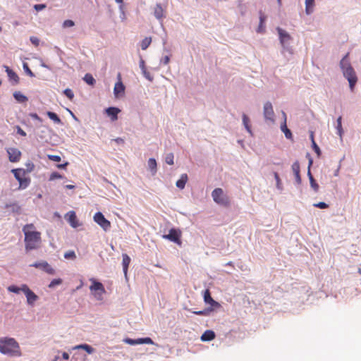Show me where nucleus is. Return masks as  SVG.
<instances>
[{
  "mask_svg": "<svg viewBox=\"0 0 361 361\" xmlns=\"http://www.w3.org/2000/svg\"><path fill=\"white\" fill-rule=\"evenodd\" d=\"M142 73H143V75H145V77L147 79H148L149 80H150V81H151V80H152V77L150 76L149 73V72H147L146 69H145V70H144V71H142Z\"/></svg>",
  "mask_w": 361,
  "mask_h": 361,
  "instance_id": "13d9d810",
  "label": "nucleus"
},
{
  "mask_svg": "<svg viewBox=\"0 0 361 361\" xmlns=\"http://www.w3.org/2000/svg\"><path fill=\"white\" fill-rule=\"evenodd\" d=\"M164 237L173 242L178 243L180 241V233L174 228H171L169 234Z\"/></svg>",
  "mask_w": 361,
  "mask_h": 361,
  "instance_id": "2eb2a0df",
  "label": "nucleus"
},
{
  "mask_svg": "<svg viewBox=\"0 0 361 361\" xmlns=\"http://www.w3.org/2000/svg\"><path fill=\"white\" fill-rule=\"evenodd\" d=\"M292 170L295 175V180L298 184L301 183V177L300 175V164L298 161H295L292 165Z\"/></svg>",
  "mask_w": 361,
  "mask_h": 361,
  "instance_id": "f3484780",
  "label": "nucleus"
},
{
  "mask_svg": "<svg viewBox=\"0 0 361 361\" xmlns=\"http://www.w3.org/2000/svg\"><path fill=\"white\" fill-rule=\"evenodd\" d=\"M214 338L215 333L212 330H207L202 334L200 339L202 341H210L214 339Z\"/></svg>",
  "mask_w": 361,
  "mask_h": 361,
  "instance_id": "aec40b11",
  "label": "nucleus"
},
{
  "mask_svg": "<svg viewBox=\"0 0 361 361\" xmlns=\"http://www.w3.org/2000/svg\"><path fill=\"white\" fill-rule=\"evenodd\" d=\"M310 139L312 140V144L313 143V140H314V134H313L312 132L311 133V135H310Z\"/></svg>",
  "mask_w": 361,
  "mask_h": 361,
  "instance_id": "774afa93",
  "label": "nucleus"
},
{
  "mask_svg": "<svg viewBox=\"0 0 361 361\" xmlns=\"http://www.w3.org/2000/svg\"><path fill=\"white\" fill-rule=\"evenodd\" d=\"M23 69L25 70V71L26 72V73H27V75H29L30 77H34V76H35L34 73H33L32 72V71L29 68L27 63H23Z\"/></svg>",
  "mask_w": 361,
  "mask_h": 361,
  "instance_id": "a18cd8bd",
  "label": "nucleus"
},
{
  "mask_svg": "<svg viewBox=\"0 0 361 361\" xmlns=\"http://www.w3.org/2000/svg\"><path fill=\"white\" fill-rule=\"evenodd\" d=\"M32 118L42 123V119L36 114V113H30L29 115Z\"/></svg>",
  "mask_w": 361,
  "mask_h": 361,
  "instance_id": "3c124183",
  "label": "nucleus"
},
{
  "mask_svg": "<svg viewBox=\"0 0 361 361\" xmlns=\"http://www.w3.org/2000/svg\"><path fill=\"white\" fill-rule=\"evenodd\" d=\"M126 343L130 344V345H136V339H132V338H127L126 339Z\"/></svg>",
  "mask_w": 361,
  "mask_h": 361,
  "instance_id": "bf43d9fd",
  "label": "nucleus"
},
{
  "mask_svg": "<svg viewBox=\"0 0 361 361\" xmlns=\"http://www.w3.org/2000/svg\"><path fill=\"white\" fill-rule=\"evenodd\" d=\"M169 61H170L169 56H165L164 57H163L161 59V63H163L164 65H167L169 63Z\"/></svg>",
  "mask_w": 361,
  "mask_h": 361,
  "instance_id": "5fc2aeb1",
  "label": "nucleus"
},
{
  "mask_svg": "<svg viewBox=\"0 0 361 361\" xmlns=\"http://www.w3.org/2000/svg\"><path fill=\"white\" fill-rule=\"evenodd\" d=\"M204 300L206 303L211 305L213 307H219V304L215 301L211 296L210 292L209 290H206L204 293Z\"/></svg>",
  "mask_w": 361,
  "mask_h": 361,
  "instance_id": "dca6fc26",
  "label": "nucleus"
},
{
  "mask_svg": "<svg viewBox=\"0 0 361 361\" xmlns=\"http://www.w3.org/2000/svg\"><path fill=\"white\" fill-rule=\"evenodd\" d=\"M47 157L49 160L53 161L59 162L61 160V157L59 155L48 154Z\"/></svg>",
  "mask_w": 361,
  "mask_h": 361,
  "instance_id": "c03bdc74",
  "label": "nucleus"
},
{
  "mask_svg": "<svg viewBox=\"0 0 361 361\" xmlns=\"http://www.w3.org/2000/svg\"><path fill=\"white\" fill-rule=\"evenodd\" d=\"M47 114L48 117L51 120H52L54 123H58V124L61 123V119L59 118V117L57 116L56 114L51 112V111H47Z\"/></svg>",
  "mask_w": 361,
  "mask_h": 361,
  "instance_id": "c756f323",
  "label": "nucleus"
},
{
  "mask_svg": "<svg viewBox=\"0 0 361 361\" xmlns=\"http://www.w3.org/2000/svg\"><path fill=\"white\" fill-rule=\"evenodd\" d=\"M174 156L173 153H169L166 154L165 157V161L166 164L169 165H173L174 164L173 161Z\"/></svg>",
  "mask_w": 361,
  "mask_h": 361,
  "instance_id": "72a5a7b5",
  "label": "nucleus"
},
{
  "mask_svg": "<svg viewBox=\"0 0 361 361\" xmlns=\"http://www.w3.org/2000/svg\"><path fill=\"white\" fill-rule=\"evenodd\" d=\"M6 71L8 74V76L11 80H13L16 83L19 81V78L18 75L11 69H10L8 66H6Z\"/></svg>",
  "mask_w": 361,
  "mask_h": 361,
  "instance_id": "393cba45",
  "label": "nucleus"
},
{
  "mask_svg": "<svg viewBox=\"0 0 361 361\" xmlns=\"http://www.w3.org/2000/svg\"><path fill=\"white\" fill-rule=\"evenodd\" d=\"M243 123L245 126V128L247 130V132H249L250 133H252L251 126L250 125V119L247 117V116L245 114L243 115Z\"/></svg>",
  "mask_w": 361,
  "mask_h": 361,
  "instance_id": "7c9ffc66",
  "label": "nucleus"
},
{
  "mask_svg": "<svg viewBox=\"0 0 361 361\" xmlns=\"http://www.w3.org/2000/svg\"><path fill=\"white\" fill-rule=\"evenodd\" d=\"M148 167L151 170L152 174H155L157 172V161L155 159L150 158L147 162Z\"/></svg>",
  "mask_w": 361,
  "mask_h": 361,
  "instance_id": "cd10ccee",
  "label": "nucleus"
},
{
  "mask_svg": "<svg viewBox=\"0 0 361 361\" xmlns=\"http://www.w3.org/2000/svg\"><path fill=\"white\" fill-rule=\"evenodd\" d=\"M143 343V340L142 338H138V339H136V345L137 344H142Z\"/></svg>",
  "mask_w": 361,
  "mask_h": 361,
  "instance_id": "0e129e2a",
  "label": "nucleus"
},
{
  "mask_svg": "<svg viewBox=\"0 0 361 361\" xmlns=\"http://www.w3.org/2000/svg\"><path fill=\"white\" fill-rule=\"evenodd\" d=\"M213 200L218 204L228 207L230 204L229 197L224 193V190L220 188L214 189L212 192Z\"/></svg>",
  "mask_w": 361,
  "mask_h": 361,
  "instance_id": "39448f33",
  "label": "nucleus"
},
{
  "mask_svg": "<svg viewBox=\"0 0 361 361\" xmlns=\"http://www.w3.org/2000/svg\"><path fill=\"white\" fill-rule=\"evenodd\" d=\"M348 53L340 61V66L342 70L343 76L348 80L349 86L351 91H353L354 87L357 82V77L356 73L349 62Z\"/></svg>",
  "mask_w": 361,
  "mask_h": 361,
  "instance_id": "f03ea898",
  "label": "nucleus"
},
{
  "mask_svg": "<svg viewBox=\"0 0 361 361\" xmlns=\"http://www.w3.org/2000/svg\"><path fill=\"white\" fill-rule=\"evenodd\" d=\"M122 258H123L122 265H123V273H124L125 276L127 277L128 269V267H129L131 259H130V257L126 253L122 255Z\"/></svg>",
  "mask_w": 361,
  "mask_h": 361,
  "instance_id": "a211bd4d",
  "label": "nucleus"
},
{
  "mask_svg": "<svg viewBox=\"0 0 361 361\" xmlns=\"http://www.w3.org/2000/svg\"><path fill=\"white\" fill-rule=\"evenodd\" d=\"M62 283V279H53L50 283L49 284V288H52L56 286L60 285Z\"/></svg>",
  "mask_w": 361,
  "mask_h": 361,
  "instance_id": "4c0bfd02",
  "label": "nucleus"
},
{
  "mask_svg": "<svg viewBox=\"0 0 361 361\" xmlns=\"http://www.w3.org/2000/svg\"><path fill=\"white\" fill-rule=\"evenodd\" d=\"M64 94L71 100H72L74 97V93L71 89H66L63 91Z\"/></svg>",
  "mask_w": 361,
  "mask_h": 361,
  "instance_id": "a19ab883",
  "label": "nucleus"
},
{
  "mask_svg": "<svg viewBox=\"0 0 361 361\" xmlns=\"http://www.w3.org/2000/svg\"><path fill=\"white\" fill-rule=\"evenodd\" d=\"M21 290L25 293L29 305H32L38 300V296L26 284L21 286Z\"/></svg>",
  "mask_w": 361,
  "mask_h": 361,
  "instance_id": "1a4fd4ad",
  "label": "nucleus"
},
{
  "mask_svg": "<svg viewBox=\"0 0 361 361\" xmlns=\"http://www.w3.org/2000/svg\"><path fill=\"white\" fill-rule=\"evenodd\" d=\"M276 30L279 35L280 43L283 47L284 51L289 54H293V49L290 46L292 40L291 36L284 30L281 27H277Z\"/></svg>",
  "mask_w": 361,
  "mask_h": 361,
  "instance_id": "20e7f679",
  "label": "nucleus"
},
{
  "mask_svg": "<svg viewBox=\"0 0 361 361\" xmlns=\"http://www.w3.org/2000/svg\"><path fill=\"white\" fill-rule=\"evenodd\" d=\"M265 20H266V16L264 14L260 13L259 25L257 30V32H264L265 31V26H264Z\"/></svg>",
  "mask_w": 361,
  "mask_h": 361,
  "instance_id": "bb28decb",
  "label": "nucleus"
},
{
  "mask_svg": "<svg viewBox=\"0 0 361 361\" xmlns=\"http://www.w3.org/2000/svg\"><path fill=\"white\" fill-rule=\"evenodd\" d=\"M314 207L319 208V209H326L329 207V204H327L325 202H320L314 204Z\"/></svg>",
  "mask_w": 361,
  "mask_h": 361,
  "instance_id": "49530a36",
  "label": "nucleus"
},
{
  "mask_svg": "<svg viewBox=\"0 0 361 361\" xmlns=\"http://www.w3.org/2000/svg\"><path fill=\"white\" fill-rule=\"evenodd\" d=\"M115 141L117 142V143H121V142H123V140L121 137H118L115 140Z\"/></svg>",
  "mask_w": 361,
  "mask_h": 361,
  "instance_id": "69168bd1",
  "label": "nucleus"
},
{
  "mask_svg": "<svg viewBox=\"0 0 361 361\" xmlns=\"http://www.w3.org/2000/svg\"><path fill=\"white\" fill-rule=\"evenodd\" d=\"M68 165V163H65L63 164H58L57 168L58 169H64Z\"/></svg>",
  "mask_w": 361,
  "mask_h": 361,
  "instance_id": "e2e57ef3",
  "label": "nucleus"
},
{
  "mask_svg": "<svg viewBox=\"0 0 361 361\" xmlns=\"http://www.w3.org/2000/svg\"><path fill=\"white\" fill-rule=\"evenodd\" d=\"M65 188H66V189H73V188H75V185H66L65 186Z\"/></svg>",
  "mask_w": 361,
  "mask_h": 361,
  "instance_id": "338daca9",
  "label": "nucleus"
},
{
  "mask_svg": "<svg viewBox=\"0 0 361 361\" xmlns=\"http://www.w3.org/2000/svg\"><path fill=\"white\" fill-rule=\"evenodd\" d=\"M211 311H212L211 309H204V310H200V311H194L193 314H195L196 315L206 316V315H208L209 312Z\"/></svg>",
  "mask_w": 361,
  "mask_h": 361,
  "instance_id": "ea45409f",
  "label": "nucleus"
},
{
  "mask_svg": "<svg viewBox=\"0 0 361 361\" xmlns=\"http://www.w3.org/2000/svg\"><path fill=\"white\" fill-rule=\"evenodd\" d=\"M26 166H27V169H25L26 171V173H30L31 171H33V169L35 168V165L32 162H29V163L26 164Z\"/></svg>",
  "mask_w": 361,
  "mask_h": 361,
  "instance_id": "8fccbe9b",
  "label": "nucleus"
},
{
  "mask_svg": "<svg viewBox=\"0 0 361 361\" xmlns=\"http://www.w3.org/2000/svg\"><path fill=\"white\" fill-rule=\"evenodd\" d=\"M152 42V38L151 37H145L143 39L140 43V46L142 50H145L148 48V47L150 45Z\"/></svg>",
  "mask_w": 361,
  "mask_h": 361,
  "instance_id": "2f4dec72",
  "label": "nucleus"
},
{
  "mask_svg": "<svg viewBox=\"0 0 361 361\" xmlns=\"http://www.w3.org/2000/svg\"><path fill=\"white\" fill-rule=\"evenodd\" d=\"M310 185H311V187L312 188V189L317 192L319 191V185L316 183L314 178H313V176H310Z\"/></svg>",
  "mask_w": 361,
  "mask_h": 361,
  "instance_id": "c9c22d12",
  "label": "nucleus"
},
{
  "mask_svg": "<svg viewBox=\"0 0 361 361\" xmlns=\"http://www.w3.org/2000/svg\"><path fill=\"white\" fill-rule=\"evenodd\" d=\"M118 82L115 84L114 88V94L116 98L120 97L124 94L125 86L121 80V75L120 73H118Z\"/></svg>",
  "mask_w": 361,
  "mask_h": 361,
  "instance_id": "f8f14e48",
  "label": "nucleus"
},
{
  "mask_svg": "<svg viewBox=\"0 0 361 361\" xmlns=\"http://www.w3.org/2000/svg\"><path fill=\"white\" fill-rule=\"evenodd\" d=\"M65 218L73 228H75L80 226V224L79 223L76 214L74 211L68 212L65 215Z\"/></svg>",
  "mask_w": 361,
  "mask_h": 361,
  "instance_id": "4468645a",
  "label": "nucleus"
},
{
  "mask_svg": "<svg viewBox=\"0 0 361 361\" xmlns=\"http://www.w3.org/2000/svg\"><path fill=\"white\" fill-rule=\"evenodd\" d=\"M90 281L92 282V285L90 286V291L97 299L101 300L102 295L106 292L103 284L94 279H91Z\"/></svg>",
  "mask_w": 361,
  "mask_h": 361,
  "instance_id": "0eeeda50",
  "label": "nucleus"
},
{
  "mask_svg": "<svg viewBox=\"0 0 361 361\" xmlns=\"http://www.w3.org/2000/svg\"><path fill=\"white\" fill-rule=\"evenodd\" d=\"M30 267L42 269L49 274H54L55 270L46 261L35 262Z\"/></svg>",
  "mask_w": 361,
  "mask_h": 361,
  "instance_id": "9b49d317",
  "label": "nucleus"
},
{
  "mask_svg": "<svg viewBox=\"0 0 361 361\" xmlns=\"http://www.w3.org/2000/svg\"><path fill=\"white\" fill-rule=\"evenodd\" d=\"M188 176L186 173H183L180 176V179H178L177 181H176V186L180 188V189H183L185 186V184L188 181Z\"/></svg>",
  "mask_w": 361,
  "mask_h": 361,
  "instance_id": "4be33fe9",
  "label": "nucleus"
},
{
  "mask_svg": "<svg viewBox=\"0 0 361 361\" xmlns=\"http://www.w3.org/2000/svg\"><path fill=\"white\" fill-rule=\"evenodd\" d=\"M164 11L162 6L160 4H157L154 9V16L157 19H161L164 17Z\"/></svg>",
  "mask_w": 361,
  "mask_h": 361,
  "instance_id": "b1692460",
  "label": "nucleus"
},
{
  "mask_svg": "<svg viewBox=\"0 0 361 361\" xmlns=\"http://www.w3.org/2000/svg\"><path fill=\"white\" fill-rule=\"evenodd\" d=\"M11 172L14 175V177L19 182V188L25 189L26 188L30 183V178H25L26 171L23 169H12Z\"/></svg>",
  "mask_w": 361,
  "mask_h": 361,
  "instance_id": "423d86ee",
  "label": "nucleus"
},
{
  "mask_svg": "<svg viewBox=\"0 0 361 361\" xmlns=\"http://www.w3.org/2000/svg\"><path fill=\"white\" fill-rule=\"evenodd\" d=\"M8 154V159L11 162H18L21 157V152L15 147H10L6 149Z\"/></svg>",
  "mask_w": 361,
  "mask_h": 361,
  "instance_id": "ddd939ff",
  "label": "nucleus"
},
{
  "mask_svg": "<svg viewBox=\"0 0 361 361\" xmlns=\"http://www.w3.org/2000/svg\"><path fill=\"white\" fill-rule=\"evenodd\" d=\"M30 42L35 46L39 45V40L37 37L32 36L30 38Z\"/></svg>",
  "mask_w": 361,
  "mask_h": 361,
  "instance_id": "603ef678",
  "label": "nucleus"
},
{
  "mask_svg": "<svg viewBox=\"0 0 361 361\" xmlns=\"http://www.w3.org/2000/svg\"><path fill=\"white\" fill-rule=\"evenodd\" d=\"M341 120H342V118L341 116H339L338 118H337V126H336V128L338 130V135H340V137L342 136V133H343V128H342V124H341Z\"/></svg>",
  "mask_w": 361,
  "mask_h": 361,
  "instance_id": "f704fd0d",
  "label": "nucleus"
},
{
  "mask_svg": "<svg viewBox=\"0 0 361 361\" xmlns=\"http://www.w3.org/2000/svg\"><path fill=\"white\" fill-rule=\"evenodd\" d=\"M94 221L99 225L104 231H108L111 228V223L109 220H107L103 214L100 212H98L94 215Z\"/></svg>",
  "mask_w": 361,
  "mask_h": 361,
  "instance_id": "6e6552de",
  "label": "nucleus"
},
{
  "mask_svg": "<svg viewBox=\"0 0 361 361\" xmlns=\"http://www.w3.org/2000/svg\"><path fill=\"white\" fill-rule=\"evenodd\" d=\"M84 80L88 84V85H94L95 83V80L94 78L92 77V75L90 73H87L85 75V77H84Z\"/></svg>",
  "mask_w": 361,
  "mask_h": 361,
  "instance_id": "473e14b6",
  "label": "nucleus"
},
{
  "mask_svg": "<svg viewBox=\"0 0 361 361\" xmlns=\"http://www.w3.org/2000/svg\"><path fill=\"white\" fill-rule=\"evenodd\" d=\"M64 257L66 259H74L76 258V255L74 251H68L64 254Z\"/></svg>",
  "mask_w": 361,
  "mask_h": 361,
  "instance_id": "79ce46f5",
  "label": "nucleus"
},
{
  "mask_svg": "<svg viewBox=\"0 0 361 361\" xmlns=\"http://www.w3.org/2000/svg\"><path fill=\"white\" fill-rule=\"evenodd\" d=\"M73 349H82L85 350L88 354H92L94 351V349L91 345L85 343L75 345L73 348Z\"/></svg>",
  "mask_w": 361,
  "mask_h": 361,
  "instance_id": "5701e85b",
  "label": "nucleus"
},
{
  "mask_svg": "<svg viewBox=\"0 0 361 361\" xmlns=\"http://www.w3.org/2000/svg\"><path fill=\"white\" fill-rule=\"evenodd\" d=\"M62 176L58 172H53L49 176V180H54L55 179L61 178Z\"/></svg>",
  "mask_w": 361,
  "mask_h": 361,
  "instance_id": "37998d69",
  "label": "nucleus"
},
{
  "mask_svg": "<svg viewBox=\"0 0 361 361\" xmlns=\"http://www.w3.org/2000/svg\"><path fill=\"white\" fill-rule=\"evenodd\" d=\"M140 67L142 71L146 69L145 63V61H144V60L142 59H141L140 61Z\"/></svg>",
  "mask_w": 361,
  "mask_h": 361,
  "instance_id": "052dcab7",
  "label": "nucleus"
},
{
  "mask_svg": "<svg viewBox=\"0 0 361 361\" xmlns=\"http://www.w3.org/2000/svg\"><path fill=\"white\" fill-rule=\"evenodd\" d=\"M8 290L14 293H19L20 291H22L21 286L18 287L16 286L12 285L8 287Z\"/></svg>",
  "mask_w": 361,
  "mask_h": 361,
  "instance_id": "58836bf2",
  "label": "nucleus"
},
{
  "mask_svg": "<svg viewBox=\"0 0 361 361\" xmlns=\"http://www.w3.org/2000/svg\"><path fill=\"white\" fill-rule=\"evenodd\" d=\"M75 23L72 20H66L63 23V26L64 27H70L74 26Z\"/></svg>",
  "mask_w": 361,
  "mask_h": 361,
  "instance_id": "09e8293b",
  "label": "nucleus"
},
{
  "mask_svg": "<svg viewBox=\"0 0 361 361\" xmlns=\"http://www.w3.org/2000/svg\"><path fill=\"white\" fill-rule=\"evenodd\" d=\"M274 178H275L276 182V188L279 190H281L282 189V183H281V180L280 179V177H279L278 173L277 172H274Z\"/></svg>",
  "mask_w": 361,
  "mask_h": 361,
  "instance_id": "e433bc0d",
  "label": "nucleus"
},
{
  "mask_svg": "<svg viewBox=\"0 0 361 361\" xmlns=\"http://www.w3.org/2000/svg\"><path fill=\"white\" fill-rule=\"evenodd\" d=\"M25 235V248L26 251L37 250L42 243L41 233L36 231L33 224H27L23 227Z\"/></svg>",
  "mask_w": 361,
  "mask_h": 361,
  "instance_id": "f257e3e1",
  "label": "nucleus"
},
{
  "mask_svg": "<svg viewBox=\"0 0 361 361\" xmlns=\"http://www.w3.org/2000/svg\"><path fill=\"white\" fill-rule=\"evenodd\" d=\"M14 98L19 102L23 103L27 101V97L23 95L20 92H15L13 93Z\"/></svg>",
  "mask_w": 361,
  "mask_h": 361,
  "instance_id": "c85d7f7f",
  "label": "nucleus"
},
{
  "mask_svg": "<svg viewBox=\"0 0 361 361\" xmlns=\"http://www.w3.org/2000/svg\"><path fill=\"white\" fill-rule=\"evenodd\" d=\"M283 114L284 116V122L281 125V130L285 134V136L286 138L288 139H292L293 138V135H292V133L291 131L287 128V126H286V114L284 112H283Z\"/></svg>",
  "mask_w": 361,
  "mask_h": 361,
  "instance_id": "412c9836",
  "label": "nucleus"
},
{
  "mask_svg": "<svg viewBox=\"0 0 361 361\" xmlns=\"http://www.w3.org/2000/svg\"><path fill=\"white\" fill-rule=\"evenodd\" d=\"M62 357L63 359L66 360H68L69 359V355L68 353H67L66 352H63L62 353Z\"/></svg>",
  "mask_w": 361,
  "mask_h": 361,
  "instance_id": "680f3d73",
  "label": "nucleus"
},
{
  "mask_svg": "<svg viewBox=\"0 0 361 361\" xmlns=\"http://www.w3.org/2000/svg\"><path fill=\"white\" fill-rule=\"evenodd\" d=\"M120 109L116 107H109L106 109V112L109 116L111 117L112 121H116L118 118V114Z\"/></svg>",
  "mask_w": 361,
  "mask_h": 361,
  "instance_id": "6ab92c4d",
  "label": "nucleus"
},
{
  "mask_svg": "<svg viewBox=\"0 0 361 361\" xmlns=\"http://www.w3.org/2000/svg\"><path fill=\"white\" fill-rule=\"evenodd\" d=\"M17 133L21 136H26V133L19 126L17 127Z\"/></svg>",
  "mask_w": 361,
  "mask_h": 361,
  "instance_id": "4d7b16f0",
  "label": "nucleus"
},
{
  "mask_svg": "<svg viewBox=\"0 0 361 361\" xmlns=\"http://www.w3.org/2000/svg\"><path fill=\"white\" fill-rule=\"evenodd\" d=\"M263 114L266 121H269L271 123L274 122V112L273 106L270 102H267L264 104Z\"/></svg>",
  "mask_w": 361,
  "mask_h": 361,
  "instance_id": "9d476101",
  "label": "nucleus"
},
{
  "mask_svg": "<svg viewBox=\"0 0 361 361\" xmlns=\"http://www.w3.org/2000/svg\"><path fill=\"white\" fill-rule=\"evenodd\" d=\"M312 148L314 152L317 153V156L319 157L321 155V150L314 140H313V143L312 144Z\"/></svg>",
  "mask_w": 361,
  "mask_h": 361,
  "instance_id": "de8ad7c7",
  "label": "nucleus"
},
{
  "mask_svg": "<svg viewBox=\"0 0 361 361\" xmlns=\"http://www.w3.org/2000/svg\"><path fill=\"white\" fill-rule=\"evenodd\" d=\"M0 353L13 356H20V346L13 338H0Z\"/></svg>",
  "mask_w": 361,
  "mask_h": 361,
  "instance_id": "7ed1b4c3",
  "label": "nucleus"
},
{
  "mask_svg": "<svg viewBox=\"0 0 361 361\" xmlns=\"http://www.w3.org/2000/svg\"><path fill=\"white\" fill-rule=\"evenodd\" d=\"M143 343L146 344H154V341L149 337L143 338Z\"/></svg>",
  "mask_w": 361,
  "mask_h": 361,
  "instance_id": "6e6d98bb",
  "label": "nucleus"
},
{
  "mask_svg": "<svg viewBox=\"0 0 361 361\" xmlns=\"http://www.w3.org/2000/svg\"><path fill=\"white\" fill-rule=\"evenodd\" d=\"M34 8L37 11H42L43 10L44 8H46V5L45 4H35L34 6Z\"/></svg>",
  "mask_w": 361,
  "mask_h": 361,
  "instance_id": "864d4df0",
  "label": "nucleus"
},
{
  "mask_svg": "<svg viewBox=\"0 0 361 361\" xmlns=\"http://www.w3.org/2000/svg\"><path fill=\"white\" fill-rule=\"evenodd\" d=\"M314 6V0H306L305 1V12L307 15H310L313 11Z\"/></svg>",
  "mask_w": 361,
  "mask_h": 361,
  "instance_id": "a878e982",
  "label": "nucleus"
}]
</instances>
